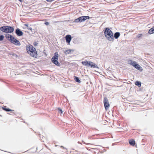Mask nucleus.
Masks as SVG:
<instances>
[{"instance_id": "obj_28", "label": "nucleus", "mask_w": 154, "mask_h": 154, "mask_svg": "<svg viewBox=\"0 0 154 154\" xmlns=\"http://www.w3.org/2000/svg\"><path fill=\"white\" fill-rule=\"evenodd\" d=\"M45 24L46 25H49V23L48 22H45Z\"/></svg>"}, {"instance_id": "obj_26", "label": "nucleus", "mask_w": 154, "mask_h": 154, "mask_svg": "<svg viewBox=\"0 0 154 154\" xmlns=\"http://www.w3.org/2000/svg\"><path fill=\"white\" fill-rule=\"evenodd\" d=\"M27 29H29V30H31V31H32V28L31 27H30V26H28L27 28Z\"/></svg>"}, {"instance_id": "obj_18", "label": "nucleus", "mask_w": 154, "mask_h": 154, "mask_svg": "<svg viewBox=\"0 0 154 154\" xmlns=\"http://www.w3.org/2000/svg\"><path fill=\"white\" fill-rule=\"evenodd\" d=\"M82 18L84 21L86 20L89 19L90 17L88 16H82Z\"/></svg>"}, {"instance_id": "obj_19", "label": "nucleus", "mask_w": 154, "mask_h": 154, "mask_svg": "<svg viewBox=\"0 0 154 154\" xmlns=\"http://www.w3.org/2000/svg\"><path fill=\"white\" fill-rule=\"evenodd\" d=\"M80 19H80V18L79 17H78V18H77V19L75 20L74 21V22L75 23H78L79 22L81 23V21H80Z\"/></svg>"}, {"instance_id": "obj_17", "label": "nucleus", "mask_w": 154, "mask_h": 154, "mask_svg": "<svg viewBox=\"0 0 154 154\" xmlns=\"http://www.w3.org/2000/svg\"><path fill=\"white\" fill-rule=\"evenodd\" d=\"M135 84L137 86H138V87H140L141 86V83L140 81H136L135 83Z\"/></svg>"}, {"instance_id": "obj_25", "label": "nucleus", "mask_w": 154, "mask_h": 154, "mask_svg": "<svg viewBox=\"0 0 154 154\" xmlns=\"http://www.w3.org/2000/svg\"><path fill=\"white\" fill-rule=\"evenodd\" d=\"M80 19H81L80 21H81V22L84 21V20H83V18H82V16L80 17Z\"/></svg>"}, {"instance_id": "obj_1", "label": "nucleus", "mask_w": 154, "mask_h": 154, "mask_svg": "<svg viewBox=\"0 0 154 154\" xmlns=\"http://www.w3.org/2000/svg\"><path fill=\"white\" fill-rule=\"evenodd\" d=\"M104 34L107 39L112 42L114 41L113 33L109 28H106L104 29Z\"/></svg>"}, {"instance_id": "obj_34", "label": "nucleus", "mask_w": 154, "mask_h": 154, "mask_svg": "<svg viewBox=\"0 0 154 154\" xmlns=\"http://www.w3.org/2000/svg\"><path fill=\"white\" fill-rule=\"evenodd\" d=\"M61 147H63V149H64V147L63 146H61ZM65 150H65V151H66V149H65Z\"/></svg>"}, {"instance_id": "obj_24", "label": "nucleus", "mask_w": 154, "mask_h": 154, "mask_svg": "<svg viewBox=\"0 0 154 154\" xmlns=\"http://www.w3.org/2000/svg\"><path fill=\"white\" fill-rule=\"evenodd\" d=\"M137 64L136 62L135 61H133L132 62V63L131 64V65L133 66L134 67L135 66V65Z\"/></svg>"}, {"instance_id": "obj_3", "label": "nucleus", "mask_w": 154, "mask_h": 154, "mask_svg": "<svg viewBox=\"0 0 154 154\" xmlns=\"http://www.w3.org/2000/svg\"><path fill=\"white\" fill-rule=\"evenodd\" d=\"M0 30L2 32L7 33H11L13 32L14 28L13 27L8 26H3L0 27Z\"/></svg>"}, {"instance_id": "obj_6", "label": "nucleus", "mask_w": 154, "mask_h": 154, "mask_svg": "<svg viewBox=\"0 0 154 154\" xmlns=\"http://www.w3.org/2000/svg\"><path fill=\"white\" fill-rule=\"evenodd\" d=\"M103 103L105 109L106 110L108 109L109 106V104L108 100L106 97H105L104 98Z\"/></svg>"}, {"instance_id": "obj_31", "label": "nucleus", "mask_w": 154, "mask_h": 154, "mask_svg": "<svg viewBox=\"0 0 154 154\" xmlns=\"http://www.w3.org/2000/svg\"><path fill=\"white\" fill-rule=\"evenodd\" d=\"M37 44L36 43V42H35L33 43V45L35 46L37 45Z\"/></svg>"}, {"instance_id": "obj_14", "label": "nucleus", "mask_w": 154, "mask_h": 154, "mask_svg": "<svg viewBox=\"0 0 154 154\" xmlns=\"http://www.w3.org/2000/svg\"><path fill=\"white\" fill-rule=\"evenodd\" d=\"M129 143L131 146H134L135 145V141L133 140H129Z\"/></svg>"}, {"instance_id": "obj_32", "label": "nucleus", "mask_w": 154, "mask_h": 154, "mask_svg": "<svg viewBox=\"0 0 154 154\" xmlns=\"http://www.w3.org/2000/svg\"><path fill=\"white\" fill-rule=\"evenodd\" d=\"M14 111H11V115H13V114H14Z\"/></svg>"}, {"instance_id": "obj_21", "label": "nucleus", "mask_w": 154, "mask_h": 154, "mask_svg": "<svg viewBox=\"0 0 154 154\" xmlns=\"http://www.w3.org/2000/svg\"><path fill=\"white\" fill-rule=\"evenodd\" d=\"M4 38V36L3 35H0V41H2Z\"/></svg>"}, {"instance_id": "obj_13", "label": "nucleus", "mask_w": 154, "mask_h": 154, "mask_svg": "<svg viewBox=\"0 0 154 154\" xmlns=\"http://www.w3.org/2000/svg\"><path fill=\"white\" fill-rule=\"evenodd\" d=\"M138 70H140L141 69V71L142 70V67H141L139 64L137 63L135 66L134 67Z\"/></svg>"}, {"instance_id": "obj_4", "label": "nucleus", "mask_w": 154, "mask_h": 154, "mask_svg": "<svg viewBox=\"0 0 154 154\" xmlns=\"http://www.w3.org/2000/svg\"><path fill=\"white\" fill-rule=\"evenodd\" d=\"M82 63L85 66H90L91 68H99L96 64L91 61L85 60L82 61Z\"/></svg>"}, {"instance_id": "obj_9", "label": "nucleus", "mask_w": 154, "mask_h": 154, "mask_svg": "<svg viewBox=\"0 0 154 154\" xmlns=\"http://www.w3.org/2000/svg\"><path fill=\"white\" fill-rule=\"evenodd\" d=\"M65 38L66 42L67 43H69L72 39L71 35H67L65 36Z\"/></svg>"}, {"instance_id": "obj_29", "label": "nucleus", "mask_w": 154, "mask_h": 154, "mask_svg": "<svg viewBox=\"0 0 154 154\" xmlns=\"http://www.w3.org/2000/svg\"><path fill=\"white\" fill-rule=\"evenodd\" d=\"M12 55L13 56H16V57H17V55L16 54H12Z\"/></svg>"}, {"instance_id": "obj_10", "label": "nucleus", "mask_w": 154, "mask_h": 154, "mask_svg": "<svg viewBox=\"0 0 154 154\" xmlns=\"http://www.w3.org/2000/svg\"><path fill=\"white\" fill-rule=\"evenodd\" d=\"M5 36L6 38L10 42H11V41H12V39L14 37L13 36L8 33L6 34Z\"/></svg>"}, {"instance_id": "obj_12", "label": "nucleus", "mask_w": 154, "mask_h": 154, "mask_svg": "<svg viewBox=\"0 0 154 154\" xmlns=\"http://www.w3.org/2000/svg\"><path fill=\"white\" fill-rule=\"evenodd\" d=\"M120 35V33L119 32H116L114 33V38H115L116 39H117L119 38Z\"/></svg>"}, {"instance_id": "obj_33", "label": "nucleus", "mask_w": 154, "mask_h": 154, "mask_svg": "<svg viewBox=\"0 0 154 154\" xmlns=\"http://www.w3.org/2000/svg\"><path fill=\"white\" fill-rule=\"evenodd\" d=\"M24 25L26 26H27V27L29 26L27 24H24Z\"/></svg>"}, {"instance_id": "obj_27", "label": "nucleus", "mask_w": 154, "mask_h": 154, "mask_svg": "<svg viewBox=\"0 0 154 154\" xmlns=\"http://www.w3.org/2000/svg\"><path fill=\"white\" fill-rule=\"evenodd\" d=\"M142 36V34H139L138 35L137 37L138 38H140L141 36Z\"/></svg>"}, {"instance_id": "obj_23", "label": "nucleus", "mask_w": 154, "mask_h": 154, "mask_svg": "<svg viewBox=\"0 0 154 154\" xmlns=\"http://www.w3.org/2000/svg\"><path fill=\"white\" fill-rule=\"evenodd\" d=\"M59 111V112H60L61 114H62L63 112V111L60 108H58L57 109Z\"/></svg>"}, {"instance_id": "obj_8", "label": "nucleus", "mask_w": 154, "mask_h": 154, "mask_svg": "<svg viewBox=\"0 0 154 154\" xmlns=\"http://www.w3.org/2000/svg\"><path fill=\"white\" fill-rule=\"evenodd\" d=\"M15 32L16 34L18 36H21L23 35V32L18 28L15 30Z\"/></svg>"}, {"instance_id": "obj_2", "label": "nucleus", "mask_w": 154, "mask_h": 154, "mask_svg": "<svg viewBox=\"0 0 154 154\" xmlns=\"http://www.w3.org/2000/svg\"><path fill=\"white\" fill-rule=\"evenodd\" d=\"M26 49L27 52L30 55L34 57H37V52L35 48L31 45H28L26 46Z\"/></svg>"}, {"instance_id": "obj_16", "label": "nucleus", "mask_w": 154, "mask_h": 154, "mask_svg": "<svg viewBox=\"0 0 154 154\" xmlns=\"http://www.w3.org/2000/svg\"><path fill=\"white\" fill-rule=\"evenodd\" d=\"M74 80L75 81L78 83H80L81 82V81L79 80V78L75 76H74Z\"/></svg>"}, {"instance_id": "obj_35", "label": "nucleus", "mask_w": 154, "mask_h": 154, "mask_svg": "<svg viewBox=\"0 0 154 154\" xmlns=\"http://www.w3.org/2000/svg\"><path fill=\"white\" fill-rule=\"evenodd\" d=\"M20 2H21L22 1V0H18Z\"/></svg>"}, {"instance_id": "obj_20", "label": "nucleus", "mask_w": 154, "mask_h": 154, "mask_svg": "<svg viewBox=\"0 0 154 154\" xmlns=\"http://www.w3.org/2000/svg\"><path fill=\"white\" fill-rule=\"evenodd\" d=\"M73 50L71 49H69L66 50L65 52L66 54H69L72 52H73Z\"/></svg>"}, {"instance_id": "obj_7", "label": "nucleus", "mask_w": 154, "mask_h": 154, "mask_svg": "<svg viewBox=\"0 0 154 154\" xmlns=\"http://www.w3.org/2000/svg\"><path fill=\"white\" fill-rule=\"evenodd\" d=\"M10 42L16 45L20 46L21 45L20 42L14 37Z\"/></svg>"}, {"instance_id": "obj_15", "label": "nucleus", "mask_w": 154, "mask_h": 154, "mask_svg": "<svg viewBox=\"0 0 154 154\" xmlns=\"http://www.w3.org/2000/svg\"><path fill=\"white\" fill-rule=\"evenodd\" d=\"M148 33L150 34L154 33V26L149 29Z\"/></svg>"}, {"instance_id": "obj_11", "label": "nucleus", "mask_w": 154, "mask_h": 154, "mask_svg": "<svg viewBox=\"0 0 154 154\" xmlns=\"http://www.w3.org/2000/svg\"><path fill=\"white\" fill-rule=\"evenodd\" d=\"M7 106H4L3 107H2V109L6 112H10V111H14L13 110H12L11 109H10L9 108H7Z\"/></svg>"}, {"instance_id": "obj_36", "label": "nucleus", "mask_w": 154, "mask_h": 154, "mask_svg": "<svg viewBox=\"0 0 154 154\" xmlns=\"http://www.w3.org/2000/svg\"><path fill=\"white\" fill-rule=\"evenodd\" d=\"M78 143H79V142H78Z\"/></svg>"}, {"instance_id": "obj_30", "label": "nucleus", "mask_w": 154, "mask_h": 154, "mask_svg": "<svg viewBox=\"0 0 154 154\" xmlns=\"http://www.w3.org/2000/svg\"><path fill=\"white\" fill-rule=\"evenodd\" d=\"M54 0H46L48 2H51Z\"/></svg>"}, {"instance_id": "obj_22", "label": "nucleus", "mask_w": 154, "mask_h": 154, "mask_svg": "<svg viewBox=\"0 0 154 154\" xmlns=\"http://www.w3.org/2000/svg\"><path fill=\"white\" fill-rule=\"evenodd\" d=\"M133 61H132L131 60H128V64H130L131 65V64L132 63V62H133Z\"/></svg>"}, {"instance_id": "obj_5", "label": "nucleus", "mask_w": 154, "mask_h": 154, "mask_svg": "<svg viewBox=\"0 0 154 154\" xmlns=\"http://www.w3.org/2000/svg\"><path fill=\"white\" fill-rule=\"evenodd\" d=\"M58 54L56 52L54 54V55L51 59V62L57 66H60V63L58 61Z\"/></svg>"}]
</instances>
